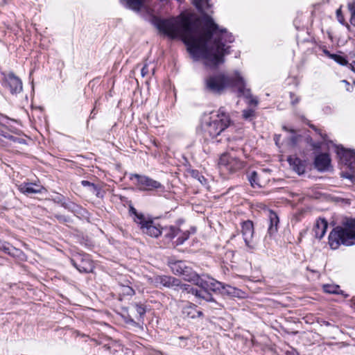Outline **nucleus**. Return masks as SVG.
Wrapping results in <instances>:
<instances>
[{
  "mask_svg": "<svg viewBox=\"0 0 355 355\" xmlns=\"http://www.w3.org/2000/svg\"><path fill=\"white\" fill-rule=\"evenodd\" d=\"M134 308L140 318H143L146 312V306L142 304H135Z\"/></svg>",
  "mask_w": 355,
  "mask_h": 355,
  "instance_id": "c756f323",
  "label": "nucleus"
},
{
  "mask_svg": "<svg viewBox=\"0 0 355 355\" xmlns=\"http://www.w3.org/2000/svg\"><path fill=\"white\" fill-rule=\"evenodd\" d=\"M130 179L136 180L135 185L141 191H164V187L158 181L146 175L131 174Z\"/></svg>",
  "mask_w": 355,
  "mask_h": 355,
  "instance_id": "0eeeda50",
  "label": "nucleus"
},
{
  "mask_svg": "<svg viewBox=\"0 0 355 355\" xmlns=\"http://www.w3.org/2000/svg\"><path fill=\"white\" fill-rule=\"evenodd\" d=\"M220 292L233 297H241V291L228 284H223Z\"/></svg>",
  "mask_w": 355,
  "mask_h": 355,
  "instance_id": "4be33fe9",
  "label": "nucleus"
},
{
  "mask_svg": "<svg viewBox=\"0 0 355 355\" xmlns=\"http://www.w3.org/2000/svg\"><path fill=\"white\" fill-rule=\"evenodd\" d=\"M141 73L143 77L146 76V75H148L149 73V70H148L147 64H145L144 65V67H142Z\"/></svg>",
  "mask_w": 355,
  "mask_h": 355,
  "instance_id": "e433bc0d",
  "label": "nucleus"
},
{
  "mask_svg": "<svg viewBox=\"0 0 355 355\" xmlns=\"http://www.w3.org/2000/svg\"><path fill=\"white\" fill-rule=\"evenodd\" d=\"M198 180L201 184H204L206 182V180H204L202 178H200V180Z\"/></svg>",
  "mask_w": 355,
  "mask_h": 355,
  "instance_id": "37998d69",
  "label": "nucleus"
},
{
  "mask_svg": "<svg viewBox=\"0 0 355 355\" xmlns=\"http://www.w3.org/2000/svg\"><path fill=\"white\" fill-rule=\"evenodd\" d=\"M347 8L350 12V24L355 26V1L348 3Z\"/></svg>",
  "mask_w": 355,
  "mask_h": 355,
  "instance_id": "cd10ccee",
  "label": "nucleus"
},
{
  "mask_svg": "<svg viewBox=\"0 0 355 355\" xmlns=\"http://www.w3.org/2000/svg\"><path fill=\"white\" fill-rule=\"evenodd\" d=\"M184 317L187 318H196L202 315V312L197 309V306L189 304L185 306L182 310Z\"/></svg>",
  "mask_w": 355,
  "mask_h": 355,
  "instance_id": "f3484780",
  "label": "nucleus"
},
{
  "mask_svg": "<svg viewBox=\"0 0 355 355\" xmlns=\"http://www.w3.org/2000/svg\"><path fill=\"white\" fill-rule=\"evenodd\" d=\"M81 184L84 187H89L90 188V191L97 197H102V195L101 194V189L94 183H92L87 180H83Z\"/></svg>",
  "mask_w": 355,
  "mask_h": 355,
  "instance_id": "b1692460",
  "label": "nucleus"
},
{
  "mask_svg": "<svg viewBox=\"0 0 355 355\" xmlns=\"http://www.w3.org/2000/svg\"><path fill=\"white\" fill-rule=\"evenodd\" d=\"M336 17L338 21L343 25L345 26V27L347 28L348 31H351L350 25L346 22L345 17L342 12V6H340L337 10H336Z\"/></svg>",
  "mask_w": 355,
  "mask_h": 355,
  "instance_id": "bb28decb",
  "label": "nucleus"
},
{
  "mask_svg": "<svg viewBox=\"0 0 355 355\" xmlns=\"http://www.w3.org/2000/svg\"><path fill=\"white\" fill-rule=\"evenodd\" d=\"M203 28L198 20L193 21L189 15H181L176 18L157 19V28L170 38H180L189 53L196 60L202 58L205 64L216 67L225 62V55L230 53L227 44L234 42L232 33L220 28L213 19L205 14Z\"/></svg>",
  "mask_w": 355,
  "mask_h": 355,
  "instance_id": "f257e3e1",
  "label": "nucleus"
},
{
  "mask_svg": "<svg viewBox=\"0 0 355 355\" xmlns=\"http://www.w3.org/2000/svg\"><path fill=\"white\" fill-rule=\"evenodd\" d=\"M338 154L349 168L352 175L355 176V152L343 148H338Z\"/></svg>",
  "mask_w": 355,
  "mask_h": 355,
  "instance_id": "f8f14e48",
  "label": "nucleus"
},
{
  "mask_svg": "<svg viewBox=\"0 0 355 355\" xmlns=\"http://www.w3.org/2000/svg\"><path fill=\"white\" fill-rule=\"evenodd\" d=\"M72 265L80 272H92L94 269L93 262L88 255L78 254L71 259Z\"/></svg>",
  "mask_w": 355,
  "mask_h": 355,
  "instance_id": "9b49d317",
  "label": "nucleus"
},
{
  "mask_svg": "<svg viewBox=\"0 0 355 355\" xmlns=\"http://www.w3.org/2000/svg\"><path fill=\"white\" fill-rule=\"evenodd\" d=\"M268 218L270 220V226L268 230L270 235L272 236L277 232L279 219L277 214L272 210L268 211Z\"/></svg>",
  "mask_w": 355,
  "mask_h": 355,
  "instance_id": "a211bd4d",
  "label": "nucleus"
},
{
  "mask_svg": "<svg viewBox=\"0 0 355 355\" xmlns=\"http://www.w3.org/2000/svg\"><path fill=\"white\" fill-rule=\"evenodd\" d=\"M8 254L13 257L21 258V257L24 255V253L21 250L12 246L10 249V252H8Z\"/></svg>",
  "mask_w": 355,
  "mask_h": 355,
  "instance_id": "7c9ffc66",
  "label": "nucleus"
},
{
  "mask_svg": "<svg viewBox=\"0 0 355 355\" xmlns=\"http://www.w3.org/2000/svg\"><path fill=\"white\" fill-rule=\"evenodd\" d=\"M205 89L214 94H221L227 88L232 87L237 90L239 96L248 100L250 105L256 106L258 101L251 94L250 89L246 87L245 82L239 72L235 71L232 76L218 73L207 76L205 80Z\"/></svg>",
  "mask_w": 355,
  "mask_h": 355,
  "instance_id": "f03ea898",
  "label": "nucleus"
},
{
  "mask_svg": "<svg viewBox=\"0 0 355 355\" xmlns=\"http://www.w3.org/2000/svg\"><path fill=\"white\" fill-rule=\"evenodd\" d=\"M329 245L333 250L338 249L341 243L345 245L355 244V220H347L344 227H336L329 235Z\"/></svg>",
  "mask_w": 355,
  "mask_h": 355,
  "instance_id": "7ed1b4c3",
  "label": "nucleus"
},
{
  "mask_svg": "<svg viewBox=\"0 0 355 355\" xmlns=\"http://www.w3.org/2000/svg\"><path fill=\"white\" fill-rule=\"evenodd\" d=\"M123 3H125L128 8L134 10H139L142 6V0H121Z\"/></svg>",
  "mask_w": 355,
  "mask_h": 355,
  "instance_id": "5701e85b",
  "label": "nucleus"
},
{
  "mask_svg": "<svg viewBox=\"0 0 355 355\" xmlns=\"http://www.w3.org/2000/svg\"><path fill=\"white\" fill-rule=\"evenodd\" d=\"M241 232L245 243V245L250 248H252L251 245V240L254 233L253 223L250 220L245 221L242 223L241 227Z\"/></svg>",
  "mask_w": 355,
  "mask_h": 355,
  "instance_id": "2eb2a0df",
  "label": "nucleus"
},
{
  "mask_svg": "<svg viewBox=\"0 0 355 355\" xmlns=\"http://www.w3.org/2000/svg\"><path fill=\"white\" fill-rule=\"evenodd\" d=\"M288 162L292 166L293 169L298 174H302L304 172V165L300 159L295 157H290L288 158Z\"/></svg>",
  "mask_w": 355,
  "mask_h": 355,
  "instance_id": "412c9836",
  "label": "nucleus"
},
{
  "mask_svg": "<svg viewBox=\"0 0 355 355\" xmlns=\"http://www.w3.org/2000/svg\"><path fill=\"white\" fill-rule=\"evenodd\" d=\"M236 141H238L237 139H228L227 148L231 150L236 151L240 149L239 145L236 144ZM239 141H241V140H239Z\"/></svg>",
  "mask_w": 355,
  "mask_h": 355,
  "instance_id": "2f4dec72",
  "label": "nucleus"
},
{
  "mask_svg": "<svg viewBox=\"0 0 355 355\" xmlns=\"http://www.w3.org/2000/svg\"><path fill=\"white\" fill-rule=\"evenodd\" d=\"M254 114V111L251 109L244 110L243 111V116L245 119H250Z\"/></svg>",
  "mask_w": 355,
  "mask_h": 355,
  "instance_id": "f704fd0d",
  "label": "nucleus"
},
{
  "mask_svg": "<svg viewBox=\"0 0 355 355\" xmlns=\"http://www.w3.org/2000/svg\"><path fill=\"white\" fill-rule=\"evenodd\" d=\"M148 282L150 284L157 287L161 288L162 286L167 287V288H178L181 290L182 286H185L186 284H182L180 281L178 279H176L171 276L166 275H157L152 277L148 278Z\"/></svg>",
  "mask_w": 355,
  "mask_h": 355,
  "instance_id": "9d476101",
  "label": "nucleus"
},
{
  "mask_svg": "<svg viewBox=\"0 0 355 355\" xmlns=\"http://www.w3.org/2000/svg\"><path fill=\"white\" fill-rule=\"evenodd\" d=\"M343 82L346 83V84H347V85L349 84V83L347 80H343Z\"/></svg>",
  "mask_w": 355,
  "mask_h": 355,
  "instance_id": "a18cd8bd",
  "label": "nucleus"
},
{
  "mask_svg": "<svg viewBox=\"0 0 355 355\" xmlns=\"http://www.w3.org/2000/svg\"><path fill=\"white\" fill-rule=\"evenodd\" d=\"M129 213L133 216V220L139 226L141 232L152 238H157L162 234L161 225L149 216L139 213L133 206H130Z\"/></svg>",
  "mask_w": 355,
  "mask_h": 355,
  "instance_id": "423d86ee",
  "label": "nucleus"
},
{
  "mask_svg": "<svg viewBox=\"0 0 355 355\" xmlns=\"http://www.w3.org/2000/svg\"><path fill=\"white\" fill-rule=\"evenodd\" d=\"M18 190L26 195L41 193L44 187L33 182H23L17 186Z\"/></svg>",
  "mask_w": 355,
  "mask_h": 355,
  "instance_id": "4468645a",
  "label": "nucleus"
},
{
  "mask_svg": "<svg viewBox=\"0 0 355 355\" xmlns=\"http://www.w3.org/2000/svg\"><path fill=\"white\" fill-rule=\"evenodd\" d=\"M180 232V228L176 226L171 225L162 227V233L164 234V236L168 241L173 239L179 234Z\"/></svg>",
  "mask_w": 355,
  "mask_h": 355,
  "instance_id": "aec40b11",
  "label": "nucleus"
},
{
  "mask_svg": "<svg viewBox=\"0 0 355 355\" xmlns=\"http://www.w3.org/2000/svg\"><path fill=\"white\" fill-rule=\"evenodd\" d=\"M168 266L175 275L183 276L185 281L193 282L195 278L198 279V274L183 261L171 259L168 261Z\"/></svg>",
  "mask_w": 355,
  "mask_h": 355,
  "instance_id": "6e6552de",
  "label": "nucleus"
},
{
  "mask_svg": "<svg viewBox=\"0 0 355 355\" xmlns=\"http://www.w3.org/2000/svg\"><path fill=\"white\" fill-rule=\"evenodd\" d=\"M210 114L209 121L203 124V129L211 138H215L229 127L231 120L223 107L216 112H211Z\"/></svg>",
  "mask_w": 355,
  "mask_h": 355,
  "instance_id": "39448f33",
  "label": "nucleus"
},
{
  "mask_svg": "<svg viewBox=\"0 0 355 355\" xmlns=\"http://www.w3.org/2000/svg\"><path fill=\"white\" fill-rule=\"evenodd\" d=\"M329 164L330 158L327 154H320L315 157V167L320 171L327 169Z\"/></svg>",
  "mask_w": 355,
  "mask_h": 355,
  "instance_id": "6ab92c4d",
  "label": "nucleus"
},
{
  "mask_svg": "<svg viewBox=\"0 0 355 355\" xmlns=\"http://www.w3.org/2000/svg\"><path fill=\"white\" fill-rule=\"evenodd\" d=\"M95 114H96L95 108H94V109L92 110V112H91V114H90V118L94 119V118Z\"/></svg>",
  "mask_w": 355,
  "mask_h": 355,
  "instance_id": "79ce46f5",
  "label": "nucleus"
},
{
  "mask_svg": "<svg viewBox=\"0 0 355 355\" xmlns=\"http://www.w3.org/2000/svg\"><path fill=\"white\" fill-rule=\"evenodd\" d=\"M311 128L316 130V128L314 127V125H311Z\"/></svg>",
  "mask_w": 355,
  "mask_h": 355,
  "instance_id": "49530a36",
  "label": "nucleus"
},
{
  "mask_svg": "<svg viewBox=\"0 0 355 355\" xmlns=\"http://www.w3.org/2000/svg\"><path fill=\"white\" fill-rule=\"evenodd\" d=\"M191 174L193 177L198 180H200V178H202L204 180H205L204 176L201 175L198 171H192Z\"/></svg>",
  "mask_w": 355,
  "mask_h": 355,
  "instance_id": "4c0bfd02",
  "label": "nucleus"
},
{
  "mask_svg": "<svg viewBox=\"0 0 355 355\" xmlns=\"http://www.w3.org/2000/svg\"><path fill=\"white\" fill-rule=\"evenodd\" d=\"M121 292L123 293V294L127 295H132L135 294V291L132 287L129 286H121Z\"/></svg>",
  "mask_w": 355,
  "mask_h": 355,
  "instance_id": "72a5a7b5",
  "label": "nucleus"
},
{
  "mask_svg": "<svg viewBox=\"0 0 355 355\" xmlns=\"http://www.w3.org/2000/svg\"><path fill=\"white\" fill-rule=\"evenodd\" d=\"M6 86L11 94H18L22 91V83L13 73H9L5 78Z\"/></svg>",
  "mask_w": 355,
  "mask_h": 355,
  "instance_id": "ddd939ff",
  "label": "nucleus"
},
{
  "mask_svg": "<svg viewBox=\"0 0 355 355\" xmlns=\"http://www.w3.org/2000/svg\"><path fill=\"white\" fill-rule=\"evenodd\" d=\"M299 100L297 98L295 99V100H293L292 103L293 104H295V103H298Z\"/></svg>",
  "mask_w": 355,
  "mask_h": 355,
  "instance_id": "c03bdc74",
  "label": "nucleus"
},
{
  "mask_svg": "<svg viewBox=\"0 0 355 355\" xmlns=\"http://www.w3.org/2000/svg\"><path fill=\"white\" fill-rule=\"evenodd\" d=\"M187 238H184V239H181L180 237H179L178 239V241H177V245H179V244H182L183 243V242L184 241V240H186Z\"/></svg>",
  "mask_w": 355,
  "mask_h": 355,
  "instance_id": "ea45409f",
  "label": "nucleus"
},
{
  "mask_svg": "<svg viewBox=\"0 0 355 355\" xmlns=\"http://www.w3.org/2000/svg\"><path fill=\"white\" fill-rule=\"evenodd\" d=\"M249 181L250 184L254 188H261V184L259 182V174L257 171H252L249 175Z\"/></svg>",
  "mask_w": 355,
  "mask_h": 355,
  "instance_id": "393cba45",
  "label": "nucleus"
},
{
  "mask_svg": "<svg viewBox=\"0 0 355 355\" xmlns=\"http://www.w3.org/2000/svg\"><path fill=\"white\" fill-rule=\"evenodd\" d=\"M179 339L182 340V343H180V347H185L187 346V339L182 336L179 337Z\"/></svg>",
  "mask_w": 355,
  "mask_h": 355,
  "instance_id": "58836bf2",
  "label": "nucleus"
},
{
  "mask_svg": "<svg viewBox=\"0 0 355 355\" xmlns=\"http://www.w3.org/2000/svg\"><path fill=\"white\" fill-rule=\"evenodd\" d=\"M197 278H195L193 284L200 287V289L191 287L190 285L182 286V291H187L188 293H191L196 297L205 300L207 302H214V300L211 295L208 292V290L214 292H220L223 286V283L218 282L211 278L203 279L202 277L197 275Z\"/></svg>",
  "mask_w": 355,
  "mask_h": 355,
  "instance_id": "20e7f679",
  "label": "nucleus"
},
{
  "mask_svg": "<svg viewBox=\"0 0 355 355\" xmlns=\"http://www.w3.org/2000/svg\"><path fill=\"white\" fill-rule=\"evenodd\" d=\"M328 223L324 219H319L313 227V233L316 238L322 239L327 231Z\"/></svg>",
  "mask_w": 355,
  "mask_h": 355,
  "instance_id": "dca6fc26",
  "label": "nucleus"
},
{
  "mask_svg": "<svg viewBox=\"0 0 355 355\" xmlns=\"http://www.w3.org/2000/svg\"><path fill=\"white\" fill-rule=\"evenodd\" d=\"M12 246L9 245L8 243H0V250L3 251L5 253L8 254V252H10V249Z\"/></svg>",
  "mask_w": 355,
  "mask_h": 355,
  "instance_id": "c9c22d12",
  "label": "nucleus"
},
{
  "mask_svg": "<svg viewBox=\"0 0 355 355\" xmlns=\"http://www.w3.org/2000/svg\"><path fill=\"white\" fill-rule=\"evenodd\" d=\"M218 164L222 170L227 171L230 173H234L245 166V162L228 153H225L221 155L219 159Z\"/></svg>",
  "mask_w": 355,
  "mask_h": 355,
  "instance_id": "1a4fd4ad",
  "label": "nucleus"
},
{
  "mask_svg": "<svg viewBox=\"0 0 355 355\" xmlns=\"http://www.w3.org/2000/svg\"><path fill=\"white\" fill-rule=\"evenodd\" d=\"M193 3L200 12L209 6L208 0H193Z\"/></svg>",
  "mask_w": 355,
  "mask_h": 355,
  "instance_id": "a878e982",
  "label": "nucleus"
},
{
  "mask_svg": "<svg viewBox=\"0 0 355 355\" xmlns=\"http://www.w3.org/2000/svg\"><path fill=\"white\" fill-rule=\"evenodd\" d=\"M349 67L350 69L355 72V61L354 62H352L350 64H349Z\"/></svg>",
  "mask_w": 355,
  "mask_h": 355,
  "instance_id": "a19ab883",
  "label": "nucleus"
},
{
  "mask_svg": "<svg viewBox=\"0 0 355 355\" xmlns=\"http://www.w3.org/2000/svg\"><path fill=\"white\" fill-rule=\"evenodd\" d=\"M329 57L342 65H345L347 64V61L340 55H338L336 54H329Z\"/></svg>",
  "mask_w": 355,
  "mask_h": 355,
  "instance_id": "473e14b6",
  "label": "nucleus"
},
{
  "mask_svg": "<svg viewBox=\"0 0 355 355\" xmlns=\"http://www.w3.org/2000/svg\"><path fill=\"white\" fill-rule=\"evenodd\" d=\"M324 291L328 293L338 294L340 291V287L338 285L327 284L323 286Z\"/></svg>",
  "mask_w": 355,
  "mask_h": 355,
  "instance_id": "c85d7f7f",
  "label": "nucleus"
}]
</instances>
